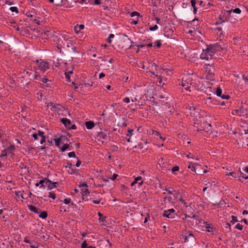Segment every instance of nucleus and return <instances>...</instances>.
Returning a JSON list of instances; mask_svg holds the SVG:
<instances>
[{
	"label": "nucleus",
	"mask_w": 248,
	"mask_h": 248,
	"mask_svg": "<svg viewBox=\"0 0 248 248\" xmlns=\"http://www.w3.org/2000/svg\"><path fill=\"white\" fill-rule=\"evenodd\" d=\"M232 220H231V222L233 224H234L235 222H237L238 221L237 217L234 216H232Z\"/></svg>",
	"instance_id": "35"
},
{
	"label": "nucleus",
	"mask_w": 248,
	"mask_h": 248,
	"mask_svg": "<svg viewBox=\"0 0 248 248\" xmlns=\"http://www.w3.org/2000/svg\"><path fill=\"white\" fill-rule=\"evenodd\" d=\"M158 165L161 170H170V168H169V165L167 164L165 159L160 156L158 158Z\"/></svg>",
	"instance_id": "6"
},
{
	"label": "nucleus",
	"mask_w": 248,
	"mask_h": 248,
	"mask_svg": "<svg viewBox=\"0 0 248 248\" xmlns=\"http://www.w3.org/2000/svg\"><path fill=\"white\" fill-rule=\"evenodd\" d=\"M48 81V78H47V77H46V76H45V77H44L43 78H41V81H42L43 83H46Z\"/></svg>",
	"instance_id": "49"
},
{
	"label": "nucleus",
	"mask_w": 248,
	"mask_h": 248,
	"mask_svg": "<svg viewBox=\"0 0 248 248\" xmlns=\"http://www.w3.org/2000/svg\"><path fill=\"white\" fill-rule=\"evenodd\" d=\"M228 16L224 11L222 16L221 15L219 16L218 20L216 22L215 25H217L224 23L226 21H227L229 19Z\"/></svg>",
	"instance_id": "7"
},
{
	"label": "nucleus",
	"mask_w": 248,
	"mask_h": 248,
	"mask_svg": "<svg viewBox=\"0 0 248 248\" xmlns=\"http://www.w3.org/2000/svg\"><path fill=\"white\" fill-rule=\"evenodd\" d=\"M114 37V35L113 34H110L108 38L107 39V41L108 44H110L111 43V39L113 38Z\"/></svg>",
	"instance_id": "31"
},
{
	"label": "nucleus",
	"mask_w": 248,
	"mask_h": 248,
	"mask_svg": "<svg viewBox=\"0 0 248 248\" xmlns=\"http://www.w3.org/2000/svg\"><path fill=\"white\" fill-rule=\"evenodd\" d=\"M61 122L64 124L65 127L68 129V128L71 125L70 120L66 118H63L61 119Z\"/></svg>",
	"instance_id": "15"
},
{
	"label": "nucleus",
	"mask_w": 248,
	"mask_h": 248,
	"mask_svg": "<svg viewBox=\"0 0 248 248\" xmlns=\"http://www.w3.org/2000/svg\"><path fill=\"white\" fill-rule=\"evenodd\" d=\"M85 125L88 129H92L94 126V123L92 121L86 122Z\"/></svg>",
	"instance_id": "16"
},
{
	"label": "nucleus",
	"mask_w": 248,
	"mask_h": 248,
	"mask_svg": "<svg viewBox=\"0 0 248 248\" xmlns=\"http://www.w3.org/2000/svg\"><path fill=\"white\" fill-rule=\"evenodd\" d=\"M5 149L6 151H7L8 153H11L15 150V148L14 145H11Z\"/></svg>",
	"instance_id": "20"
},
{
	"label": "nucleus",
	"mask_w": 248,
	"mask_h": 248,
	"mask_svg": "<svg viewBox=\"0 0 248 248\" xmlns=\"http://www.w3.org/2000/svg\"><path fill=\"white\" fill-rule=\"evenodd\" d=\"M71 202V199L69 198H66L63 200V202L67 204Z\"/></svg>",
	"instance_id": "50"
},
{
	"label": "nucleus",
	"mask_w": 248,
	"mask_h": 248,
	"mask_svg": "<svg viewBox=\"0 0 248 248\" xmlns=\"http://www.w3.org/2000/svg\"><path fill=\"white\" fill-rule=\"evenodd\" d=\"M81 248H87L88 245L86 241L83 242L81 246Z\"/></svg>",
	"instance_id": "51"
},
{
	"label": "nucleus",
	"mask_w": 248,
	"mask_h": 248,
	"mask_svg": "<svg viewBox=\"0 0 248 248\" xmlns=\"http://www.w3.org/2000/svg\"><path fill=\"white\" fill-rule=\"evenodd\" d=\"M221 98L222 99H228L230 98V96L228 95H221Z\"/></svg>",
	"instance_id": "54"
},
{
	"label": "nucleus",
	"mask_w": 248,
	"mask_h": 248,
	"mask_svg": "<svg viewBox=\"0 0 248 248\" xmlns=\"http://www.w3.org/2000/svg\"><path fill=\"white\" fill-rule=\"evenodd\" d=\"M181 86L182 87H183L186 91H190V88H191V84L189 83L186 82V81H184V80H182L181 81Z\"/></svg>",
	"instance_id": "13"
},
{
	"label": "nucleus",
	"mask_w": 248,
	"mask_h": 248,
	"mask_svg": "<svg viewBox=\"0 0 248 248\" xmlns=\"http://www.w3.org/2000/svg\"><path fill=\"white\" fill-rule=\"evenodd\" d=\"M57 182L52 183L51 181L49 180V182H48V184L46 185L48 186V187L50 189H52V188L56 187L57 186Z\"/></svg>",
	"instance_id": "18"
},
{
	"label": "nucleus",
	"mask_w": 248,
	"mask_h": 248,
	"mask_svg": "<svg viewBox=\"0 0 248 248\" xmlns=\"http://www.w3.org/2000/svg\"><path fill=\"white\" fill-rule=\"evenodd\" d=\"M157 137H158L159 138V139L164 140L165 139V138H163L161 135V134L158 133V132L156 131H153V133Z\"/></svg>",
	"instance_id": "28"
},
{
	"label": "nucleus",
	"mask_w": 248,
	"mask_h": 248,
	"mask_svg": "<svg viewBox=\"0 0 248 248\" xmlns=\"http://www.w3.org/2000/svg\"><path fill=\"white\" fill-rule=\"evenodd\" d=\"M161 46V42L160 40H157L155 42V46L157 47H160Z\"/></svg>",
	"instance_id": "36"
},
{
	"label": "nucleus",
	"mask_w": 248,
	"mask_h": 248,
	"mask_svg": "<svg viewBox=\"0 0 248 248\" xmlns=\"http://www.w3.org/2000/svg\"><path fill=\"white\" fill-rule=\"evenodd\" d=\"M216 31H217V33L218 34L219 33V35L222 34V29L220 28H217L216 29Z\"/></svg>",
	"instance_id": "43"
},
{
	"label": "nucleus",
	"mask_w": 248,
	"mask_h": 248,
	"mask_svg": "<svg viewBox=\"0 0 248 248\" xmlns=\"http://www.w3.org/2000/svg\"><path fill=\"white\" fill-rule=\"evenodd\" d=\"M39 217L43 219H45L47 217V213L46 211H43L39 215Z\"/></svg>",
	"instance_id": "24"
},
{
	"label": "nucleus",
	"mask_w": 248,
	"mask_h": 248,
	"mask_svg": "<svg viewBox=\"0 0 248 248\" xmlns=\"http://www.w3.org/2000/svg\"><path fill=\"white\" fill-rule=\"evenodd\" d=\"M165 190L167 191L169 194L170 195H172L173 192H175V190L173 189V188L172 187L165 188Z\"/></svg>",
	"instance_id": "25"
},
{
	"label": "nucleus",
	"mask_w": 248,
	"mask_h": 248,
	"mask_svg": "<svg viewBox=\"0 0 248 248\" xmlns=\"http://www.w3.org/2000/svg\"><path fill=\"white\" fill-rule=\"evenodd\" d=\"M37 133V135H38V137H41H41H43V136H45L44 135V132H43V131H41L38 130V131H37V133Z\"/></svg>",
	"instance_id": "42"
},
{
	"label": "nucleus",
	"mask_w": 248,
	"mask_h": 248,
	"mask_svg": "<svg viewBox=\"0 0 248 248\" xmlns=\"http://www.w3.org/2000/svg\"><path fill=\"white\" fill-rule=\"evenodd\" d=\"M48 106L50 107L51 111L58 112L61 108V106L60 104H55L50 102L48 104Z\"/></svg>",
	"instance_id": "10"
},
{
	"label": "nucleus",
	"mask_w": 248,
	"mask_h": 248,
	"mask_svg": "<svg viewBox=\"0 0 248 248\" xmlns=\"http://www.w3.org/2000/svg\"><path fill=\"white\" fill-rule=\"evenodd\" d=\"M107 137V134L105 132L101 131L98 133L96 136V139L98 141L103 143Z\"/></svg>",
	"instance_id": "9"
},
{
	"label": "nucleus",
	"mask_w": 248,
	"mask_h": 248,
	"mask_svg": "<svg viewBox=\"0 0 248 248\" xmlns=\"http://www.w3.org/2000/svg\"><path fill=\"white\" fill-rule=\"evenodd\" d=\"M158 29V26L157 25H155V26L153 27H150L149 28V30L151 31H155L157 30Z\"/></svg>",
	"instance_id": "38"
},
{
	"label": "nucleus",
	"mask_w": 248,
	"mask_h": 248,
	"mask_svg": "<svg viewBox=\"0 0 248 248\" xmlns=\"http://www.w3.org/2000/svg\"><path fill=\"white\" fill-rule=\"evenodd\" d=\"M117 176H118L117 174L114 173L113 174L112 177H110L109 179L112 180H114L117 178Z\"/></svg>",
	"instance_id": "57"
},
{
	"label": "nucleus",
	"mask_w": 248,
	"mask_h": 248,
	"mask_svg": "<svg viewBox=\"0 0 248 248\" xmlns=\"http://www.w3.org/2000/svg\"><path fill=\"white\" fill-rule=\"evenodd\" d=\"M48 196L53 199H55L56 198L55 194L53 192H49Z\"/></svg>",
	"instance_id": "41"
},
{
	"label": "nucleus",
	"mask_w": 248,
	"mask_h": 248,
	"mask_svg": "<svg viewBox=\"0 0 248 248\" xmlns=\"http://www.w3.org/2000/svg\"><path fill=\"white\" fill-rule=\"evenodd\" d=\"M186 108L190 111L189 113L191 116H197L196 114L198 111H196V108L194 106H188L186 107Z\"/></svg>",
	"instance_id": "11"
},
{
	"label": "nucleus",
	"mask_w": 248,
	"mask_h": 248,
	"mask_svg": "<svg viewBox=\"0 0 248 248\" xmlns=\"http://www.w3.org/2000/svg\"><path fill=\"white\" fill-rule=\"evenodd\" d=\"M225 12L226 13L228 16H231V14L232 12L236 14H240L241 13V10L238 8H236L234 9L227 10H225Z\"/></svg>",
	"instance_id": "12"
},
{
	"label": "nucleus",
	"mask_w": 248,
	"mask_h": 248,
	"mask_svg": "<svg viewBox=\"0 0 248 248\" xmlns=\"http://www.w3.org/2000/svg\"><path fill=\"white\" fill-rule=\"evenodd\" d=\"M68 156H69V157H74L76 156V155L75 152H71L68 154Z\"/></svg>",
	"instance_id": "45"
},
{
	"label": "nucleus",
	"mask_w": 248,
	"mask_h": 248,
	"mask_svg": "<svg viewBox=\"0 0 248 248\" xmlns=\"http://www.w3.org/2000/svg\"><path fill=\"white\" fill-rule=\"evenodd\" d=\"M35 62L37 64L38 69L43 71H46L49 68V63L47 62L42 59L36 60Z\"/></svg>",
	"instance_id": "4"
},
{
	"label": "nucleus",
	"mask_w": 248,
	"mask_h": 248,
	"mask_svg": "<svg viewBox=\"0 0 248 248\" xmlns=\"http://www.w3.org/2000/svg\"><path fill=\"white\" fill-rule=\"evenodd\" d=\"M101 2L100 0H95L94 2V4L95 5H99L100 4Z\"/></svg>",
	"instance_id": "62"
},
{
	"label": "nucleus",
	"mask_w": 248,
	"mask_h": 248,
	"mask_svg": "<svg viewBox=\"0 0 248 248\" xmlns=\"http://www.w3.org/2000/svg\"><path fill=\"white\" fill-rule=\"evenodd\" d=\"M175 211L173 209L165 210L163 213V216L168 218H172L174 217Z\"/></svg>",
	"instance_id": "8"
},
{
	"label": "nucleus",
	"mask_w": 248,
	"mask_h": 248,
	"mask_svg": "<svg viewBox=\"0 0 248 248\" xmlns=\"http://www.w3.org/2000/svg\"><path fill=\"white\" fill-rule=\"evenodd\" d=\"M197 1H198V0H191V5L193 8V13L194 14H196L197 12V8L196 6V4L197 3Z\"/></svg>",
	"instance_id": "17"
},
{
	"label": "nucleus",
	"mask_w": 248,
	"mask_h": 248,
	"mask_svg": "<svg viewBox=\"0 0 248 248\" xmlns=\"http://www.w3.org/2000/svg\"><path fill=\"white\" fill-rule=\"evenodd\" d=\"M237 173L238 171H231L228 174H226V175L231 176L234 178H238Z\"/></svg>",
	"instance_id": "22"
},
{
	"label": "nucleus",
	"mask_w": 248,
	"mask_h": 248,
	"mask_svg": "<svg viewBox=\"0 0 248 248\" xmlns=\"http://www.w3.org/2000/svg\"><path fill=\"white\" fill-rule=\"evenodd\" d=\"M237 176L238 180L242 182L243 181L242 179H248V175L246 174H244L242 171H238Z\"/></svg>",
	"instance_id": "14"
},
{
	"label": "nucleus",
	"mask_w": 248,
	"mask_h": 248,
	"mask_svg": "<svg viewBox=\"0 0 248 248\" xmlns=\"http://www.w3.org/2000/svg\"><path fill=\"white\" fill-rule=\"evenodd\" d=\"M210 49L212 50L214 54H215L217 51H220L221 50L226 48V46L222 42L216 43L213 45L209 46Z\"/></svg>",
	"instance_id": "2"
},
{
	"label": "nucleus",
	"mask_w": 248,
	"mask_h": 248,
	"mask_svg": "<svg viewBox=\"0 0 248 248\" xmlns=\"http://www.w3.org/2000/svg\"><path fill=\"white\" fill-rule=\"evenodd\" d=\"M54 140L55 141V145L58 147H60V143L61 141V138L54 139Z\"/></svg>",
	"instance_id": "26"
},
{
	"label": "nucleus",
	"mask_w": 248,
	"mask_h": 248,
	"mask_svg": "<svg viewBox=\"0 0 248 248\" xmlns=\"http://www.w3.org/2000/svg\"><path fill=\"white\" fill-rule=\"evenodd\" d=\"M222 93V90L220 88H217L216 91V94L218 96H221Z\"/></svg>",
	"instance_id": "32"
},
{
	"label": "nucleus",
	"mask_w": 248,
	"mask_h": 248,
	"mask_svg": "<svg viewBox=\"0 0 248 248\" xmlns=\"http://www.w3.org/2000/svg\"><path fill=\"white\" fill-rule=\"evenodd\" d=\"M140 14L137 12H133L130 14V16L131 17H134L136 16H139Z\"/></svg>",
	"instance_id": "48"
},
{
	"label": "nucleus",
	"mask_w": 248,
	"mask_h": 248,
	"mask_svg": "<svg viewBox=\"0 0 248 248\" xmlns=\"http://www.w3.org/2000/svg\"><path fill=\"white\" fill-rule=\"evenodd\" d=\"M44 34L47 37H51L52 35V31H45Z\"/></svg>",
	"instance_id": "30"
},
{
	"label": "nucleus",
	"mask_w": 248,
	"mask_h": 248,
	"mask_svg": "<svg viewBox=\"0 0 248 248\" xmlns=\"http://www.w3.org/2000/svg\"><path fill=\"white\" fill-rule=\"evenodd\" d=\"M141 176H138L134 179L135 181H136V184L138 183V181H140V183H139V184L140 186H141L143 184L142 181H141Z\"/></svg>",
	"instance_id": "29"
},
{
	"label": "nucleus",
	"mask_w": 248,
	"mask_h": 248,
	"mask_svg": "<svg viewBox=\"0 0 248 248\" xmlns=\"http://www.w3.org/2000/svg\"><path fill=\"white\" fill-rule=\"evenodd\" d=\"M205 73L206 74L207 78L209 79H211L214 76L215 68L213 65L211 64L205 65Z\"/></svg>",
	"instance_id": "5"
},
{
	"label": "nucleus",
	"mask_w": 248,
	"mask_h": 248,
	"mask_svg": "<svg viewBox=\"0 0 248 248\" xmlns=\"http://www.w3.org/2000/svg\"><path fill=\"white\" fill-rule=\"evenodd\" d=\"M214 53L210 49V47L208 46L205 49H203L202 52L201 54L200 58L202 60H209L212 59Z\"/></svg>",
	"instance_id": "1"
},
{
	"label": "nucleus",
	"mask_w": 248,
	"mask_h": 248,
	"mask_svg": "<svg viewBox=\"0 0 248 248\" xmlns=\"http://www.w3.org/2000/svg\"><path fill=\"white\" fill-rule=\"evenodd\" d=\"M32 137H33L35 140H38L39 139V137L38 135H37V133H33L32 135Z\"/></svg>",
	"instance_id": "58"
},
{
	"label": "nucleus",
	"mask_w": 248,
	"mask_h": 248,
	"mask_svg": "<svg viewBox=\"0 0 248 248\" xmlns=\"http://www.w3.org/2000/svg\"><path fill=\"white\" fill-rule=\"evenodd\" d=\"M172 195L173 196L175 199H177L178 198V197L180 196V193L175 191V192H173Z\"/></svg>",
	"instance_id": "44"
},
{
	"label": "nucleus",
	"mask_w": 248,
	"mask_h": 248,
	"mask_svg": "<svg viewBox=\"0 0 248 248\" xmlns=\"http://www.w3.org/2000/svg\"><path fill=\"white\" fill-rule=\"evenodd\" d=\"M29 210L34 213H36V214H38L39 213V212H38V209L34 206L33 205H30L29 206Z\"/></svg>",
	"instance_id": "19"
},
{
	"label": "nucleus",
	"mask_w": 248,
	"mask_h": 248,
	"mask_svg": "<svg viewBox=\"0 0 248 248\" xmlns=\"http://www.w3.org/2000/svg\"><path fill=\"white\" fill-rule=\"evenodd\" d=\"M100 200L101 199H99L98 200H93V202L95 203V204H99L100 202Z\"/></svg>",
	"instance_id": "60"
},
{
	"label": "nucleus",
	"mask_w": 248,
	"mask_h": 248,
	"mask_svg": "<svg viewBox=\"0 0 248 248\" xmlns=\"http://www.w3.org/2000/svg\"><path fill=\"white\" fill-rule=\"evenodd\" d=\"M78 186L81 188V193L83 200H88L87 196L89 194V191L88 189V185L85 183H81Z\"/></svg>",
	"instance_id": "3"
},
{
	"label": "nucleus",
	"mask_w": 248,
	"mask_h": 248,
	"mask_svg": "<svg viewBox=\"0 0 248 248\" xmlns=\"http://www.w3.org/2000/svg\"><path fill=\"white\" fill-rule=\"evenodd\" d=\"M123 102L126 103H129L130 102V99L129 98L126 97L124 99H123Z\"/></svg>",
	"instance_id": "52"
},
{
	"label": "nucleus",
	"mask_w": 248,
	"mask_h": 248,
	"mask_svg": "<svg viewBox=\"0 0 248 248\" xmlns=\"http://www.w3.org/2000/svg\"><path fill=\"white\" fill-rule=\"evenodd\" d=\"M68 129H77V126H76V125L72 124H71V125L69 126V127L68 128Z\"/></svg>",
	"instance_id": "55"
},
{
	"label": "nucleus",
	"mask_w": 248,
	"mask_h": 248,
	"mask_svg": "<svg viewBox=\"0 0 248 248\" xmlns=\"http://www.w3.org/2000/svg\"><path fill=\"white\" fill-rule=\"evenodd\" d=\"M231 224L229 222H226L225 224L224 225V227L226 228H228L229 229V231H231Z\"/></svg>",
	"instance_id": "47"
},
{
	"label": "nucleus",
	"mask_w": 248,
	"mask_h": 248,
	"mask_svg": "<svg viewBox=\"0 0 248 248\" xmlns=\"http://www.w3.org/2000/svg\"><path fill=\"white\" fill-rule=\"evenodd\" d=\"M206 229H207V231L208 232H210L211 231L210 229H212V227L210 226L209 225H207L206 226Z\"/></svg>",
	"instance_id": "61"
},
{
	"label": "nucleus",
	"mask_w": 248,
	"mask_h": 248,
	"mask_svg": "<svg viewBox=\"0 0 248 248\" xmlns=\"http://www.w3.org/2000/svg\"><path fill=\"white\" fill-rule=\"evenodd\" d=\"M49 182V180L47 179L46 178H45L44 179L41 180L39 181L40 185H41V186H44V184L46 185L48 184V182Z\"/></svg>",
	"instance_id": "23"
},
{
	"label": "nucleus",
	"mask_w": 248,
	"mask_h": 248,
	"mask_svg": "<svg viewBox=\"0 0 248 248\" xmlns=\"http://www.w3.org/2000/svg\"><path fill=\"white\" fill-rule=\"evenodd\" d=\"M235 228L239 230H242L243 228V226L238 223L235 226Z\"/></svg>",
	"instance_id": "40"
},
{
	"label": "nucleus",
	"mask_w": 248,
	"mask_h": 248,
	"mask_svg": "<svg viewBox=\"0 0 248 248\" xmlns=\"http://www.w3.org/2000/svg\"><path fill=\"white\" fill-rule=\"evenodd\" d=\"M10 10L12 12H16V13H17L18 12V9H17V8L16 7H11L10 8Z\"/></svg>",
	"instance_id": "39"
},
{
	"label": "nucleus",
	"mask_w": 248,
	"mask_h": 248,
	"mask_svg": "<svg viewBox=\"0 0 248 248\" xmlns=\"http://www.w3.org/2000/svg\"><path fill=\"white\" fill-rule=\"evenodd\" d=\"M192 168H194V170H196L198 169V167H199L200 165H198L197 164L194 165H191Z\"/></svg>",
	"instance_id": "56"
},
{
	"label": "nucleus",
	"mask_w": 248,
	"mask_h": 248,
	"mask_svg": "<svg viewBox=\"0 0 248 248\" xmlns=\"http://www.w3.org/2000/svg\"><path fill=\"white\" fill-rule=\"evenodd\" d=\"M81 164V161L80 160H78L76 164V166L77 167H79V166Z\"/></svg>",
	"instance_id": "63"
},
{
	"label": "nucleus",
	"mask_w": 248,
	"mask_h": 248,
	"mask_svg": "<svg viewBox=\"0 0 248 248\" xmlns=\"http://www.w3.org/2000/svg\"><path fill=\"white\" fill-rule=\"evenodd\" d=\"M84 28V26L82 24L80 25L78 28H76L75 31L76 32H78L79 31L83 29Z\"/></svg>",
	"instance_id": "37"
},
{
	"label": "nucleus",
	"mask_w": 248,
	"mask_h": 248,
	"mask_svg": "<svg viewBox=\"0 0 248 248\" xmlns=\"http://www.w3.org/2000/svg\"><path fill=\"white\" fill-rule=\"evenodd\" d=\"M155 20L156 21V23L159 24V25H161L160 22V18H158V17H155Z\"/></svg>",
	"instance_id": "64"
},
{
	"label": "nucleus",
	"mask_w": 248,
	"mask_h": 248,
	"mask_svg": "<svg viewBox=\"0 0 248 248\" xmlns=\"http://www.w3.org/2000/svg\"><path fill=\"white\" fill-rule=\"evenodd\" d=\"M133 130L131 129H128L127 130V133L126 134V136L130 138L133 135Z\"/></svg>",
	"instance_id": "33"
},
{
	"label": "nucleus",
	"mask_w": 248,
	"mask_h": 248,
	"mask_svg": "<svg viewBox=\"0 0 248 248\" xmlns=\"http://www.w3.org/2000/svg\"><path fill=\"white\" fill-rule=\"evenodd\" d=\"M186 156L188 157V158H192V159H194L196 158V156L193 154H192L191 153H189Z\"/></svg>",
	"instance_id": "46"
},
{
	"label": "nucleus",
	"mask_w": 248,
	"mask_h": 248,
	"mask_svg": "<svg viewBox=\"0 0 248 248\" xmlns=\"http://www.w3.org/2000/svg\"><path fill=\"white\" fill-rule=\"evenodd\" d=\"M68 144H64L61 148H60V151L62 152H64L68 147Z\"/></svg>",
	"instance_id": "27"
},
{
	"label": "nucleus",
	"mask_w": 248,
	"mask_h": 248,
	"mask_svg": "<svg viewBox=\"0 0 248 248\" xmlns=\"http://www.w3.org/2000/svg\"><path fill=\"white\" fill-rule=\"evenodd\" d=\"M179 170V167L177 166H175L171 168V170Z\"/></svg>",
	"instance_id": "59"
},
{
	"label": "nucleus",
	"mask_w": 248,
	"mask_h": 248,
	"mask_svg": "<svg viewBox=\"0 0 248 248\" xmlns=\"http://www.w3.org/2000/svg\"><path fill=\"white\" fill-rule=\"evenodd\" d=\"M41 139L40 140V142L41 144H42L44 142H45L46 138L45 136H43V137H41Z\"/></svg>",
	"instance_id": "53"
},
{
	"label": "nucleus",
	"mask_w": 248,
	"mask_h": 248,
	"mask_svg": "<svg viewBox=\"0 0 248 248\" xmlns=\"http://www.w3.org/2000/svg\"><path fill=\"white\" fill-rule=\"evenodd\" d=\"M243 113V111L241 109H235L233 110L232 114L233 115H238V116H241L242 114Z\"/></svg>",
	"instance_id": "21"
},
{
	"label": "nucleus",
	"mask_w": 248,
	"mask_h": 248,
	"mask_svg": "<svg viewBox=\"0 0 248 248\" xmlns=\"http://www.w3.org/2000/svg\"><path fill=\"white\" fill-rule=\"evenodd\" d=\"M7 151L4 149V150L2 151L1 154L0 155V158L4 157L6 156L7 155Z\"/></svg>",
	"instance_id": "34"
}]
</instances>
